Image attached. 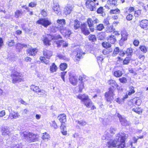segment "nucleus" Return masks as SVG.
<instances>
[{"instance_id": "39", "label": "nucleus", "mask_w": 148, "mask_h": 148, "mask_svg": "<svg viewBox=\"0 0 148 148\" xmlns=\"http://www.w3.org/2000/svg\"><path fill=\"white\" fill-rule=\"evenodd\" d=\"M104 26L102 24L97 25L96 27V29L99 31H101L104 28Z\"/></svg>"}, {"instance_id": "62", "label": "nucleus", "mask_w": 148, "mask_h": 148, "mask_svg": "<svg viewBox=\"0 0 148 148\" xmlns=\"http://www.w3.org/2000/svg\"><path fill=\"white\" fill-rule=\"evenodd\" d=\"M133 44L135 46H137L139 45V42L138 40H135L133 42Z\"/></svg>"}, {"instance_id": "25", "label": "nucleus", "mask_w": 148, "mask_h": 148, "mask_svg": "<svg viewBox=\"0 0 148 148\" xmlns=\"http://www.w3.org/2000/svg\"><path fill=\"white\" fill-rule=\"evenodd\" d=\"M49 135L46 132L42 134V139L43 140H48L50 138Z\"/></svg>"}, {"instance_id": "29", "label": "nucleus", "mask_w": 148, "mask_h": 148, "mask_svg": "<svg viewBox=\"0 0 148 148\" xmlns=\"http://www.w3.org/2000/svg\"><path fill=\"white\" fill-rule=\"evenodd\" d=\"M23 13V12L22 10H17L15 12V16L16 18H18L20 16L22 15Z\"/></svg>"}, {"instance_id": "26", "label": "nucleus", "mask_w": 148, "mask_h": 148, "mask_svg": "<svg viewBox=\"0 0 148 148\" xmlns=\"http://www.w3.org/2000/svg\"><path fill=\"white\" fill-rule=\"evenodd\" d=\"M1 131L3 135H8L10 133V131L9 129L7 128H3L1 129Z\"/></svg>"}, {"instance_id": "12", "label": "nucleus", "mask_w": 148, "mask_h": 148, "mask_svg": "<svg viewBox=\"0 0 148 148\" xmlns=\"http://www.w3.org/2000/svg\"><path fill=\"white\" fill-rule=\"evenodd\" d=\"M140 26L142 28L145 29L148 28V20H143L140 22Z\"/></svg>"}, {"instance_id": "1", "label": "nucleus", "mask_w": 148, "mask_h": 148, "mask_svg": "<svg viewBox=\"0 0 148 148\" xmlns=\"http://www.w3.org/2000/svg\"><path fill=\"white\" fill-rule=\"evenodd\" d=\"M126 135L125 133H119L117 134V140L110 139L107 143L109 148H124L125 147Z\"/></svg>"}, {"instance_id": "40", "label": "nucleus", "mask_w": 148, "mask_h": 148, "mask_svg": "<svg viewBox=\"0 0 148 148\" xmlns=\"http://www.w3.org/2000/svg\"><path fill=\"white\" fill-rule=\"evenodd\" d=\"M103 47L106 48H109L111 47V45L109 42H103L102 44Z\"/></svg>"}, {"instance_id": "55", "label": "nucleus", "mask_w": 148, "mask_h": 148, "mask_svg": "<svg viewBox=\"0 0 148 148\" xmlns=\"http://www.w3.org/2000/svg\"><path fill=\"white\" fill-rule=\"evenodd\" d=\"M37 5L36 2H32L29 3V6L31 7H35Z\"/></svg>"}, {"instance_id": "45", "label": "nucleus", "mask_w": 148, "mask_h": 148, "mask_svg": "<svg viewBox=\"0 0 148 148\" xmlns=\"http://www.w3.org/2000/svg\"><path fill=\"white\" fill-rule=\"evenodd\" d=\"M7 43L10 47L12 46L15 44V42L13 40H9L7 42Z\"/></svg>"}, {"instance_id": "59", "label": "nucleus", "mask_w": 148, "mask_h": 148, "mask_svg": "<svg viewBox=\"0 0 148 148\" xmlns=\"http://www.w3.org/2000/svg\"><path fill=\"white\" fill-rule=\"evenodd\" d=\"M133 17V15L130 14L127 16L126 17V19L127 20L130 21L132 19Z\"/></svg>"}, {"instance_id": "28", "label": "nucleus", "mask_w": 148, "mask_h": 148, "mask_svg": "<svg viewBox=\"0 0 148 148\" xmlns=\"http://www.w3.org/2000/svg\"><path fill=\"white\" fill-rule=\"evenodd\" d=\"M57 69V67L55 65V64L53 63L50 67V70L51 73H53L54 72H56Z\"/></svg>"}, {"instance_id": "49", "label": "nucleus", "mask_w": 148, "mask_h": 148, "mask_svg": "<svg viewBox=\"0 0 148 148\" xmlns=\"http://www.w3.org/2000/svg\"><path fill=\"white\" fill-rule=\"evenodd\" d=\"M139 48L141 51L145 53L147 51V48L145 46H140Z\"/></svg>"}, {"instance_id": "43", "label": "nucleus", "mask_w": 148, "mask_h": 148, "mask_svg": "<svg viewBox=\"0 0 148 148\" xmlns=\"http://www.w3.org/2000/svg\"><path fill=\"white\" fill-rule=\"evenodd\" d=\"M43 41L44 44L46 45H49L50 44V40L47 37H45L44 38Z\"/></svg>"}, {"instance_id": "2", "label": "nucleus", "mask_w": 148, "mask_h": 148, "mask_svg": "<svg viewBox=\"0 0 148 148\" xmlns=\"http://www.w3.org/2000/svg\"><path fill=\"white\" fill-rule=\"evenodd\" d=\"M21 134L23 138L29 143L36 142L38 139V135L32 132L24 131L22 132Z\"/></svg>"}, {"instance_id": "54", "label": "nucleus", "mask_w": 148, "mask_h": 148, "mask_svg": "<svg viewBox=\"0 0 148 148\" xmlns=\"http://www.w3.org/2000/svg\"><path fill=\"white\" fill-rule=\"evenodd\" d=\"M66 127H64L63 129L60 126V128L62 131H61V132L63 135H66L67 134V132L66 131L64 130V129Z\"/></svg>"}, {"instance_id": "19", "label": "nucleus", "mask_w": 148, "mask_h": 148, "mask_svg": "<svg viewBox=\"0 0 148 148\" xmlns=\"http://www.w3.org/2000/svg\"><path fill=\"white\" fill-rule=\"evenodd\" d=\"M118 116L122 125H126L127 124V122L126 119L122 117L121 115L118 114Z\"/></svg>"}, {"instance_id": "17", "label": "nucleus", "mask_w": 148, "mask_h": 148, "mask_svg": "<svg viewBox=\"0 0 148 148\" xmlns=\"http://www.w3.org/2000/svg\"><path fill=\"white\" fill-rule=\"evenodd\" d=\"M53 9L56 14H58L59 12L60 11V8L58 3H54Z\"/></svg>"}, {"instance_id": "7", "label": "nucleus", "mask_w": 148, "mask_h": 148, "mask_svg": "<svg viewBox=\"0 0 148 148\" xmlns=\"http://www.w3.org/2000/svg\"><path fill=\"white\" fill-rule=\"evenodd\" d=\"M12 81L13 83L21 82L22 80V77L20 75L19 73L16 72L11 75Z\"/></svg>"}, {"instance_id": "38", "label": "nucleus", "mask_w": 148, "mask_h": 148, "mask_svg": "<svg viewBox=\"0 0 148 148\" xmlns=\"http://www.w3.org/2000/svg\"><path fill=\"white\" fill-rule=\"evenodd\" d=\"M67 65L65 63H62L60 65V68L61 70L63 71L65 70L67 67Z\"/></svg>"}, {"instance_id": "64", "label": "nucleus", "mask_w": 148, "mask_h": 148, "mask_svg": "<svg viewBox=\"0 0 148 148\" xmlns=\"http://www.w3.org/2000/svg\"><path fill=\"white\" fill-rule=\"evenodd\" d=\"M9 148H22L20 146L15 145L12 146L10 147Z\"/></svg>"}, {"instance_id": "53", "label": "nucleus", "mask_w": 148, "mask_h": 148, "mask_svg": "<svg viewBox=\"0 0 148 148\" xmlns=\"http://www.w3.org/2000/svg\"><path fill=\"white\" fill-rule=\"evenodd\" d=\"M114 29L113 28L112 25L110 26L109 27H108L107 29V31L110 32H112L114 31Z\"/></svg>"}, {"instance_id": "35", "label": "nucleus", "mask_w": 148, "mask_h": 148, "mask_svg": "<svg viewBox=\"0 0 148 148\" xmlns=\"http://www.w3.org/2000/svg\"><path fill=\"white\" fill-rule=\"evenodd\" d=\"M120 10L118 8L115 9L111 10L110 11V14H119L120 13Z\"/></svg>"}, {"instance_id": "61", "label": "nucleus", "mask_w": 148, "mask_h": 148, "mask_svg": "<svg viewBox=\"0 0 148 148\" xmlns=\"http://www.w3.org/2000/svg\"><path fill=\"white\" fill-rule=\"evenodd\" d=\"M80 85H79V88L80 90H82L84 88V84L83 82H81L80 83Z\"/></svg>"}, {"instance_id": "33", "label": "nucleus", "mask_w": 148, "mask_h": 148, "mask_svg": "<svg viewBox=\"0 0 148 148\" xmlns=\"http://www.w3.org/2000/svg\"><path fill=\"white\" fill-rule=\"evenodd\" d=\"M30 88L31 90L36 93L39 89L38 86H35L33 85H32L30 86Z\"/></svg>"}, {"instance_id": "52", "label": "nucleus", "mask_w": 148, "mask_h": 148, "mask_svg": "<svg viewBox=\"0 0 148 148\" xmlns=\"http://www.w3.org/2000/svg\"><path fill=\"white\" fill-rule=\"evenodd\" d=\"M119 104H122L124 103V100L122 98H118L115 100Z\"/></svg>"}, {"instance_id": "57", "label": "nucleus", "mask_w": 148, "mask_h": 148, "mask_svg": "<svg viewBox=\"0 0 148 148\" xmlns=\"http://www.w3.org/2000/svg\"><path fill=\"white\" fill-rule=\"evenodd\" d=\"M66 72H62L61 73V78L63 79V81L64 82H65V79L64 76H65L66 73Z\"/></svg>"}, {"instance_id": "48", "label": "nucleus", "mask_w": 148, "mask_h": 148, "mask_svg": "<svg viewBox=\"0 0 148 148\" xmlns=\"http://www.w3.org/2000/svg\"><path fill=\"white\" fill-rule=\"evenodd\" d=\"M131 57H126L123 61V64H127L128 63L130 60Z\"/></svg>"}, {"instance_id": "42", "label": "nucleus", "mask_w": 148, "mask_h": 148, "mask_svg": "<svg viewBox=\"0 0 148 148\" xmlns=\"http://www.w3.org/2000/svg\"><path fill=\"white\" fill-rule=\"evenodd\" d=\"M130 90L128 93V95H130L134 93L135 91L134 90V87L132 86H131L129 87Z\"/></svg>"}, {"instance_id": "56", "label": "nucleus", "mask_w": 148, "mask_h": 148, "mask_svg": "<svg viewBox=\"0 0 148 148\" xmlns=\"http://www.w3.org/2000/svg\"><path fill=\"white\" fill-rule=\"evenodd\" d=\"M119 80L121 83H125L127 81L125 77L120 78Z\"/></svg>"}, {"instance_id": "46", "label": "nucleus", "mask_w": 148, "mask_h": 148, "mask_svg": "<svg viewBox=\"0 0 148 148\" xmlns=\"http://www.w3.org/2000/svg\"><path fill=\"white\" fill-rule=\"evenodd\" d=\"M88 37L89 40L92 42H95L96 40V38L95 36L94 35H90Z\"/></svg>"}, {"instance_id": "5", "label": "nucleus", "mask_w": 148, "mask_h": 148, "mask_svg": "<svg viewBox=\"0 0 148 148\" xmlns=\"http://www.w3.org/2000/svg\"><path fill=\"white\" fill-rule=\"evenodd\" d=\"M87 22L90 31L91 32H93L94 31V29L93 27L94 25L99 23V21L95 17H93L92 18H88Z\"/></svg>"}, {"instance_id": "8", "label": "nucleus", "mask_w": 148, "mask_h": 148, "mask_svg": "<svg viewBox=\"0 0 148 148\" xmlns=\"http://www.w3.org/2000/svg\"><path fill=\"white\" fill-rule=\"evenodd\" d=\"M59 120L61 124L60 126L62 129L64 127H66V116L64 114H61L58 116Z\"/></svg>"}, {"instance_id": "18", "label": "nucleus", "mask_w": 148, "mask_h": 148, "mask_svg": "<svg viewBox=\"0 0 148 148\" xmlns=\"http://www.w3.org/2000/svg\"><path fill=\"white\" fill-rule=\"evenodd\" d=\"M108 41L112 44L114 43L116 41V37L114 35H111L108 37Z\"/></svg>"}, {"instance_id": "16", "label": "nucleus", "mask_w": 148, "mask_h": 148, "mask_svg": "<svg viewBox=\"0 0 148 148\" xmlns=\"http://www.w3.org/2000/svg\"><path fill=\"white\" fill-rule=\"evenodd\" d=\"M57 22L58 24V28H59L60 29H62L63 25H65V20L64 19H58L57 21Z\"/></svg>"}, {"instance_id": "31", "label": "nucleus", "mask_w": 148, "mask_h": 148, "mask_svg": "<svg viewBox=\"0 0 148 148\" xmlns=\"http://www.w3.org/2000/svg\"><path fill=\"white\" fill-rule=\"evenodd\" d=\"M114 89L113 87H110L109 89V91L105 93H107L108 95L113 96L114 95Z\"/></svg>"}, {"instance_id": "41", "label": "nucleus", "mask_w": 148, "mask_h": 148, "mask_svg": "<svg viewBox=\"0 0 148 148\" xmlns=\"http://www.w3.org/2000/svg\"><path fill=\"white\" fill-rule=\"evenodd\" d=\"M108 82L109 84L112 85V87L114 88V86H117L116 82L114 80H110L108 81Z\"/></svg>"}, {"instance_id": "10", "label": "nucleus", "mask_w": 148, "mask_h": 148, "mask_svg": "<svg viewBox=\"0 0 148 148\" xmlns=\"http://www.w3.org/2000/svg\"><path fill=\"white\" fill-rule=\"evenodd\" d=\"M73 6L71 4H67L64 8V13L66 15L70 14L73 10Z\"/></svg>"}, {"instance_id": "50", "label": "nucleus", "mask_w": 148, "mask_h": 148, "mask_svg": "<svg viewBox=\"0 0 148 148\" xmlns=\"http://www.w3.org/2000/svg\"><path fill=\"white\" fill-rule=\"evenodd\" d=\"M83 53H82L81 51H78L77 52V53L76 56V58L79 59L82 56V54H83Z\"/></svg>"}, {"instance_id": "13", "label": "nucleus", "mask_w": 148, "mask_h": 148, "mask_svg": "<svg viewBox=\"0 0 148 148\" xmlns=\"http://www.w3.org/2000/svg\"><path fill=\"white\" fill-rule=\"evenodd\" d=\"M121 35L122 37L120 41V43H122L127 40L128 34L125 31L123 30L121 32Z\"/></svg>"}, {"instance_id": "14", "label": "nucleus", "mask_w": 148, "mask_h": 148, "mask_svg": "<svg viewBox=\"0 0 148 148\" xmlns=\"http://www.w3.org/2000/svg\"><path fill=\"white\" fill-rule=\"evenodd\" d=\"M38 51V50L36 48H33L31 47L28 48L27 50V52L29 55L32 56L35 55Z\"/></svg>"}, {"instance_id": "30", "label": "nucleus", "mask_w": 148, "mask_h": 148, "mask_svg": "<svg viewBox=\"0 0 148 148\" xmlns=\"http://www.w3.org/2000/svg\"><path fill=\"white\" fill-rule=\"evenodd\" d=\"M50 125L51 127L54 129H56L58 127V125L55 121H51V122L50 123Z\"/></svg>"}, {"instance_id": "37", "label": "nucleus", "mask_w": 148, "mask_h": 148, "mask_svg": "<svg viewBox=\"0 0 148 148\" xmlns=\"http://www.w3.org/2000/svg\"><path fill=\"white\" fill-rule=\"evenodd\" d=\"M132 52V49L131 48L127 49L126 51V53L127 54V56L130 57H131Z\"/></svg>"}, {"instance_id": "3", "label": "nucleus", "mask_w": 148, "mask_h": 148, "mask_svg": "<svg viewBox=\"0 0 148 148\" xmlns=\"http://www.w3.org/2000/svg\"><path fill=\"white\" fill-rule=\"evenodd\" d=\"M77 97L81 100L86 107L91 108V110H94L96 108L93 105L92 102L88 95L79 94L77 96Z\"/></svg>"}, {"instance_id": "44", "label": "nucleus", "mask_w": 148, "mask_h": 148, "mask_svg": "<svg viewBox=\"0 0 148 148\" xmlns=\"http://www.w3.org/2000/svg\"><path fill=\"white\" fill-rule=\"evenodd\" d=\"M119 52V49L118 47H116L114 49L113 54L112 56H116Z\"/></svg>"}, {"instance_id": "21", "label": "nucleus", "mask_w": 148, "mask_h": 148, "mask_svg": "<svg viewBox=\"0 0 148 148\" xmlns=\"http://www.w3.org/2000/svg\"><path fill=\"white\" fill-rule=\"evenodd\" d=\"M56 43L58 46L62 45L63 47H66L68 45V43L62 40L57 42Z\"/></svg>"}, {"instance_id": "63", "label": "nucleus", "mask_w": 148, "mask_h": 148, "mask_svg": "<svg viewBox=\"0 0 148 148\" xmlns=\"http://www.w3.org/2000/svg\"><path fill=\"white\" fill-rule=\"evenodd\" d=\"M138 58L142 61H143L145 59V57L144 55L140 54Z\"/></svg>"}, {"instance_id": "60", "label": "nucleus", "mask_w": 148, "mask_h": 148, "mask_svg": "<svg viewBox=\"0 0 148 148\" xmlns=\"http://www.w3.org/2000/svg\"><path fill=\"white\" fill-rule=\"evenodd\" d=\"M141 14V11L140 10H137L135 11V15L136 17H138Z\"/></svg>"}, {"instance_id": "22", "label": "nucleus", "mask_w": 148, "mask_h": 148, "mask_svg": "<svg viewBox=\"0 0 148 148\" xmlns=\"http://www.w3.org/2000/svg\"><path fill=\"white\" fill-rule=\"evenodd\" d=\"M107 3L111 6H116L117 5V0H108Z\"/></svg>"}, {"instance_id": "4", "label": "nucleus", "mask_w": 148, "mask_h": 148, "mask_svg": "<svg viewBox=\"0 0 148 148\" xmlns=\"http://www.w3.org/2000/svg\"><path fill=\"white\" fill-rule=\"evenodd\" d=\"M87 8L91 11H95L97 9V6L99 5L97 0H87L86 3Z\"/></svg>"}, {"instance_id": "34", "label": "nucleus", "mask_w": 148, "mask_h": 148, "mask_svg": "<svg viewBox=\"0 0 148 148\" xmlns=\"http://www.w3.org/2000/svg\"><path fill=\"white\" fill-rule=\"evenodd\" d=\"M27 45H25L22 44L20 43H18L16 45V49H20L23 47H27Z\"/></svg>"}, {"instance_id": "6", "label": "nucleus", "mask_w": 148, "mask_h": 148, "mask_svg": "<svg viewBox=\"0 0 148 148\" xmlns=\"http://www.w3.org/2000/svg\"><path fill=\"white\" fill-rule=\"evenodd\" d=\"M36 23L41 25L45 28H47L52 24L51 20L46 18H40L37 21Z\"/></svg>"}, {"instance_id": "36", "label": "nucleus", "mask_w": 148, "mask_h": 148, "mask_svg": "<svg viewBox=\"0 0 148 148\" xmlns=\"http://www.w3.org/2000/svg\"><path fill=\"white\" fill-rule=\"evenodd\" d=\"M45 57H41L40 59L42 62H43L46 64H48L49 63V61L48 60H46Z\"/></svg>"}, {"instance_id": "9", "label": "nucleus", "mask_w": 148, "mask_h": 148, "mask_svg": "<svg viewBox=\"0 0 148 148\" xmlns=\"http://www.w3.org/2000/svg\"><path fill=\"white\" fill-rule=\"evenodd\" d=\"M81 29L82 32L85 35H88L90 34L87 25L85 23H84L81 25Z\"/></svg>"}, {"instance_id": "15", "label": "nucleus", "mask_w": 148, "mask_h": 148, "mask_svg": "<svg viewBox=\"0 0 148 148\" xmlns=\"http://www.w3.org/2000/svg\"><path fill=\"white\" fill-rule=\"evenodd\" d=\"M43 55L46 58L49 59L52 56V52L50 51L45 49L43 51Z\"/></svg>"}, {"instance_id": "32", "label": "nucleus", "mask_w": 148, "mask_h": 148, "mask_svg": "<svg viewBox=\"0 0 148 148\" xmlns=\"http://www.w3.org/2000/svg\"><path fill=\"white\" fill-rule=\"evenodd\" d=\"M123 75V73L121 71L117 70L114 72V75L116 77H119Z\"/></svg>"}, {"instance_id": "27", "label": "nucleus", "mask_w": 148, "mask_h": 148, "mask_svg": "<svg viewBox=\"0 0 148 148\" xmlns=\"http://www.w3.org/2000/svg\"><path fill=\"white\" fill-rule=\"evenodd\" d=\"M105 97L106 100L108 102H111L113 99V96L108 95L107 93L105 94Z\"/></svg>"}, {"instance_id": "20", "label": "nucleus", "mask_w": 148, "mask_h": 148, "mask_svg": "<svg viewBox=\"0 0 148 148\" xmlns=\"http://www.w3.org/2000/svg\"><path fill=\"white\" fill-rule=\"evenodd\" d=\"M19 116V115L15 112H12L9 114V118L11 119H16Z\"/></svg>"}, {"instance_id": "47", "label": "nucleus", "mask_w": 148, "mask_h": 148, "mask_svg": "<svg viewBox=\"0 0 148 148\" xmlns=\"http://www.w3.org/2000/svg\"><path fill=\"white\" fill-rule=\"evenodd\" d=\"M18 102L20 103L21 104H22L24 105L25 106L29 105L28 103L24 101L21 98L19 99H18Z\"/></svg>"}, {"instance_id": "24", "label": "nucleus", "mask_w": 148, "mask_h": 148, "mask_svg": "<svg viewBox=\"0 0 148 148\" xmlns=\"http://www.w3.org/2000/svg\"><path fill=\"white\" fill-rule=\"evenodd\" d=\"M38 95L43 97H46L47 96L46 92L43 90H41L39 88L36 93Z\"/></svg>"}, {"instance_id": "58", "label": "nucleus", "mask_w": 148, "mask_h": 148, "mask_svg": "<svg viewBox=\"0 0 148 148\" xmlns=\"http://www.w3.org/2000/svg\"><path fill=\"white\" fill-rule=\"evenodd\" d=\"M77 123L81 126H84L86 124V122L84 121H78Z\"/></svg>"}, {"instance_id": "11", "label": "nucleus", "mask_w": 148, "mask_h": 148, "mask_svg": "<svg viewBox=\"0 0 148 148\" xmlns=\"http://www.w3.org/2000/svg\"><path fill=\"white\" fill-rule=\"evenodd\" d=\"M69 80L70 83L73 85H76L77 83V79L75 76L72 75L71 73H69Z\"/></svg>"}, {"instance_id": "23", "label": "nucleus", "mask_w": 148, "mask_h": 148, "mask_svg": "<svg viewBox=\"0 0 148 148\" xmlns=\"http://www.w3.org/2000/svg\"><path fill=\"white\" fill-rule=\"evenodd\" d=\"M73 27L74 29H77L79 28L80 26V24L79 21L76 19L74 21Z\"/></svg>"}, {"instance_id": "51", "label": "nucleus", "mask_w": 148, "mask_h": 148, "mask_svg": "<svg viewBox=\"0 0 148 148\" xmlns=\"http://www.w3.org/2000/svg\"><path fill=\"white\" fill-rule=\"evenodd\" d=\"M103 7H100L97 10V12L98 14H102L103 12Z\"/></svg>"}]
</instances>
